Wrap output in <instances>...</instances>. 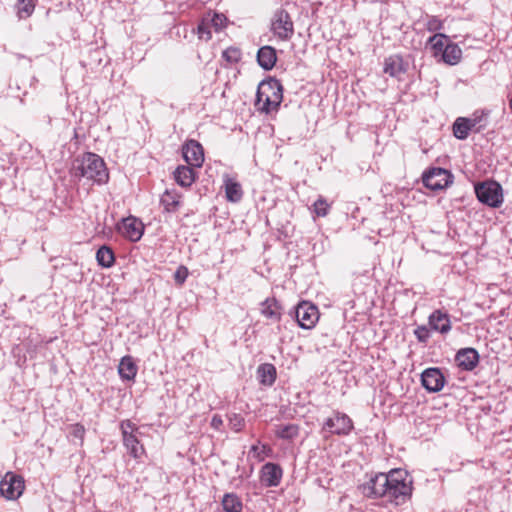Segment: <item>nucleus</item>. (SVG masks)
I'll list each match as a JSON object with an SVG mask.
<instances>
[{
	"mask_svg": "<svg viewBox=\"0 0 512 512\" xmlns=\"http://www.w3.org/2000/svg\"><path fill=\"white\" fill-rule=\"evenodd\" d=\"M71 175L78 180L86 178L97 185L109 181V172L104 160L93 152H85L74 159Z\"/></svg>",
	"mask_w": 512,
	"mask_h": 512,
	"instance_id": "nucleus-1",
	"label": "nucleus"
},
{
	"mask_svg": "<svg viewBox=\"0 0 512 512\" xmlns=\"http://www.w3.org/2000/svg\"><path fill=\"white\" fill-rule=\"evenodd\" d=\"M283 470L277 463L268 462L264 464L260 471V480L266 487H276L280 484Z\"/></svg>",
	"mask_w": 512,
	"mask_h": 512,
	"instance_id": "nucleus-14",
	"label": "nucleus"
},
{
	"mask_svg": "<svg viewBox=\"0 0 512 512\" xmlns=\"http://www.w3.org/2000/svg\"><path fill=\"white\" fill-rule=\"evenodd\" d=\"M25 488L24 479L12 472L6 473L0 481V494L8 500L18 499Z\"/></svg>",
	"mask_w": 512,
	"mask_h": 512,
	"instance_id": "nucleus-8",
	"label": "nucleus"
},
{
	"mask_svg": "<svg viewBox=\"0 0 512 512\" xmlns=\"http://www.w3.org/2000/svg\"><path fill=\"white\" fill-rule=\"evenodd\" d=\"M266 93H270V95H274V93L276 94V90H274V89H267Z\"/></svg>",
	"mask_w": 512,
	"mask_h": 512,
	"instance_id": "nucleus-46",
	"label": "nucleus"
},
{
	"mask_svg": "<svg viewBox=\"0 0 512 512\" xmlns=\"http://www.w3.org/2000/svg\"><path fill=\"white\" fill-rule=\"evenodd\" d=\"M16 14L20 20L29 18L35 10L34 0H16L14 5Z\"/></svg>",
	"mask_w": 512,
	"mask_h": 512,
	"instance_id": "nucleus-33",
	"label": "nucleus"
},
{
	"mask_svg": "<svg viewBox=\"0 0 512 512\" xmlns=\"http://www.w3.org/2000/svg\"><path fill=\"white\" fill-rule=\"evenodd\" d=\"M224 188L226 199L229 202L238 203L242 200L243 190L241 184L238 181L226 176L224 179Z\"/></svg>",
	"mask_w": 512,
	"mask_h": 512,
	"instance_id": "nucleus-21",
	"label": "nucleus"
},
{
	"mask_svg": "<svg viewBox=\"0 0 512 512\" xmlns=\"http://www.w3.org/2000/svg\"><path fill=\"white\" fill-rule=\"evenodd\" d=\"M96 260L103 268H110L115 262V255L113 250L107 246H101L96 252Z\"/></svg>",
	"mask_w": 512,
	"mask_h": 512,
	"instance_id": "nucleus-30",
	"label": "nucleus"
},
{
	"mask_svg": "<svg viewBox=\"0 0 512 512\" xmlns=\"http://www.w3.org/2000/svg\"><path fill=\"white\" fill-rule=\"evenodd\" d=\"M450 42L449 37L443 33H436L428 39L435 57H441Z\"/></svg>",
	"mask_w": 512,
	"mask_h": 512,
	"instance_id": "nucleus-27",
	"label": "nucleus"
},
{
	"mask_svg": "<svg viewBox=\"0 0 512 512\" xmlns=\"http://www.w3.org/2000/svg\"><path fill=\"white\" fill-rule=\"evenodd\" d=\"M123 443L133 458L139 459L144 454V447L132 432L124 431Z\"/></svg>",
	"mask_w": 512,
	"mask_h": 512,
	"instance_id": "nucleus-22",
	"label": "nucleus"
},
{
	"mask_svg": "<svg viewBox=\"0 0 512 512\" xmlns=\"http://www.w3.org/2000/svg\"><path fill=\"white\" fill-rule=\"evenodd\" d=\"M229 427L235 432H240L245 425L244 417L240 414L233 413L229 415Z\"/></svg>",
	"mask_w": 512,
	"mask_h": 512,
	"instance_id": "nucleus-36",
	"label": "nucleus"
},
{
	"mask_svg": "<svg viewBox=\"0 0 512 512\" xmlns=\"http://www.w3.org/2000/svg\"><path fill=\"white\" fill-rule=\"evenodd\" d=\"M474 190L477 199L482 204L491 208H498L503 203L502 186L494 180L477 183Z\"/></svg>",
	"mask_w": 512,
	"mask_h": 512,
	"instance_id": "nucleus-4",
	"label": "nucleus"
},
{
	"mask_svg": "<svg viewBox=\"0 0 512 512\" xmlns=\"http://www.w3.org/2000/svg\"><path fill=\"white\" fill-rule=\"evenodd\" d=\"M430 328L441 334H447L451 330L450 316L440 309L433 311L428 317Z\"/></svg>",
	"mask_w": 512,
	"mask_h": 512,
	"instance_id": "nucleus-16",
	"label": "nucleus"
},
{
	"mask_svg": "<svg viewBox=\"0 0 512 512\" xmlns=\"http://www.w3.org/2000/svg\"><path fill=\"white\" fill-rule=\"evenodd\" d=\"M209 22L215 28L216 31H220L222 28L226 26L227 17L222 13L214 12Z\"/></svg>",
	"mask_w": 512,
	"mask_h": 512,
	"instance_id": "nucleus-37",
	"label": "nucleus"
},
{
	"mask_svg": "<svg viewBox=\"0 0 512 512\" xmlns=\"http://www.w3.org/2000/svg\"><path fill=\"white\" fill-rule=\"evenodd\" d=\"M241 57H242L241 50L234 46L228 47L222 53V58L230 64L238 63L241 60Z\"/></svg>",
	"mask_w": 512,
	"mask_h": 512,
	"instance_id": "nucleus-34",
	"label": "nucleus"
},
{
	"mask_svg": "<svg viewBox=\"0 0 512 512\" xmlns=\"http://www.w3.org/2000/svg\"><path fill=\"white\" fill-rule=\"evenodd\" d=\"M257 379L263 386L271 387L277 378L276 367L271 363H263L257 367Z\"/></svg>",
	"mask_w": 512,
	"mask_h": 512,
	"instance_id": "nucleus-20",
	"label": "nucleus"
},
{
	"mask_svg": "<svg viewBox=\"0 0 512 512\" xmlns=\"http://www.w3.org/2000/svg\"><path fill=\"white\" fill-rule=\"evenodd\" d=\"M275 435L283 440H293L299 435V426L294 423L277 425Z\"/></svg>",
	"mask_w": 512,
	"mask_h": 512,
	"instance_id": "nucleus-32",
	"label": "nucleus"
},
{
	"mask_svg": "<svg viewBox=\"0 0 512 512\" xmlns=\"http://www.w3.org/2000/svg\"><path fill=\"white\" fill-rule=\"evenodd\" d=\"M70 434H71L73 437H75V438L83 439L84 434H85V428H84V426H83V425H81V424H74V425L71 427Z\"/></svg>",
	"mask_w": 512,
	"mask_h": 512,
	"instance_id": "nucleus-42",
	"label": "nucleus"
},
{
	"mask_svg": "<svg viewBox=\"0 0 512 512\" xmlns=\"http://www.w3.org/2000/svg\"><path fill=\"white\" fill-rule=\"evenodd\" d=\"M490 111L487 109L476 110L471 118H468L470 126L474 133L482 132L488 126V117Z\"/></svg>",
	"mask_w": 512,
	"mask_h": 512,
	"instance_id": "nucleus-24",
	"label": "nucleus"
},
{
	"mask_svg": "<svg viewBox=\"0 0 512 512\" xmlns=\"http://www.w3.org/2000/svg\"><path fill=\"white\" fill-rule=\"evenodd\" d=\"M389 484H387L386 498L388 501L401 505L405 503L412 494V478L403 469H392L387 473Z\"/></svg>",
	"mask_w": 512,
	"mask_h": 512,
	"instance_id": "nucleus-3",
	"label": "nucleus"
},
{
	"mask_svg": "<svg viewBox=\"0 0 512 512\" xmlns=\"http://www.w3.org/2000/svg\"><path fill=\"white\" fill-rule=\"evenodd\" d=\"M329 204L323 197H319L313 204V212L318 217H324L328 214L329 211Z\"/></svg>",
	"mask_w": 512,
	"mask_h": 512,
	"instance_id": "nucleus-35",
	"label": "nucleus"
},
{
	"mask_svg": "<svg viewBox=\"0 0 512 512\" xmlns=\"http://www.w3.org/2000/svg\"><path fill=\"white\" fill-rule=\"evenodd\" d=\"M445 382V376L440 368L430 367L421 373V384L429 393H436L442 390Z\"/></svg>",
	"mask_w": 512,
	"mask_h": 512,
	"instance_id": "nucleus-11",
	"label": "nucleus"
},
{
	"mask_svg": "<svg viewBox=\"0 0 512 512\" xmlns=\"http://www.w3.org/2000/svg\"><path fill=\"white\" fill-rule=\"evenodd\" d=\"M387 473H377L370 477L368 481L359 486L360 491L365 497L380 498L386 497V487L389 484Z\"/></svg>",
	"mask_w": 512,
	"mask_h": 512,
	"instance_id": "nucleus-7",
	"label": "nucleus"
},
{
	"mask_svg": "<svg viewBox=\"0 0 512 512\" xmlns=\"http://www.w3.org/2000/svg\"><path fill=\"white\" fill-rule=\"evenodd\" d=\"M120 429H121V432H122V436H124V431L125 432H132L134 434V432L137 431L138 428L130 420H125V421L121 422Z\"/></svg>",
	"mask_w": 512,
	"mask_h": 512,
	"instance_id": "nucleus-43",
	"label": "nucleus"
},
{
	"mask_svg": "<svg viewBox=\"0 0 512 512\" xmlns=\"http://www.w3.org/2000/svg\"><path fill=\"white\" fill-rule=\"evenodd\" d=\"M461 57V48L453 42L448 43L446 49H444V53L441 55V59L443 60V62H445L448 65L458 64L461 60Z\"/></svg>",
	"mask_w": 512,
	"mask_h": 512,
	"instance_id": "nucleus-28",
	"label": "nucleus"
},
{
	"mask_svg": "<svg viewBox=\"0 0 512 512\" xmlns=\"http://www.w3.org/2000/svg\"><path fill=\"white\" fill-rule=\"evenodd\" d=\"M353 429V422L351 418L340 412H335L334 416L326 419L322 426L323 433L335 434V435H348Z\"/></svg>",
	"mask_w": 512,
	"mask_h": 512,
	"instance_id": "nucleus-9",
	"label": "nucleus"
},
{
	"mask_svg": "<svg viewBox=\"0 0 512 512\" xmlns=\"http://www.w3.org/2000/svg\"><path fill=\"white\" fill-rule=\"evenodd\" d=\"M256 60L263 70L270 71L276 65L277 51L270 45L262 46L257 51Z\"/></svg>",
	"mask_w": 512,
	"mask_h": 512,
	"instance_id": "nucleus-17",
	"label": "nucleus"
},
{
	"mask_svg": "<svg viewBox=\"0 0 512 512\" xmlns=\"http://www.w3.org/2000/svg\"><path fill=\"white\" fill-rule=\"evenodd\" d=\"M258 449H259L258 445H253L250 448V453L257 454L258 453Z\"/></svg>",
	"mask_w": 512,
	"mask_h": 512,
	"instance_id": "nucleus-45",
	"label": "nucleus"
},
{
	"mask_svg": "<svg viewBox=\"0 0 512 512\" xmlns=\"http://www.w3.org/2000/svg\"><path fill=\"white\" fill-rule=\"evenodd\" d=\"M271 31L282 41H288L294 34V24L289 13L284 9H278L271 21Z\"/></svg>",
	"mask_w": 512,
	"mask_h": 512,
	"instance_id": "nucleus-6",
	"label": "nucleus"
},
{
	"mask_svg": "<svg viewBox=\"0 0 512 512\" xmlns=\"http://www.w3.org/2000/svg\"><path fill=\"white\" fill-rule=\"evenodd\" d=\"M188 275V268L181 265L177 268V270L174 273V280L177 284L182 285L186 281Z\"/></svg>",
	"mask_w": 512,
	"mask_h": 512,
	"instance_id": "nucleus-40",
	"label": "nucleus"
},
{
	"mask_svg": "<svg viewBox=\"0 0 512 512\" xmlns=\"http://www.w3.org/2000/svg\"><path fill=\"white\" fill-rule=\"evenodd\" d=\"M414 335L420 343L425 344L430 338V331L425 325H421L414 330Z\"/></svg>",
	"mask_w": 512,
	"mask_h": 512,
	"instance_id": "nucleus-39",
	"label": "nucleus"
},
{
	"mask_svg": "<svg viewBox=\"0 0 512 512\" xmlns=\"http://www.w3.org/2000/svg\"><path fill=\"white\" fill-rule=\"evenodd\" d=\"M471 131L472 128L467 117H458L453 123V134L459 140L467 139Z\"/></svg>",
	"mask_w": 512,
	"mask_h": 512,
	"instance_id": "nucleus-29",
	"label": "nucleus"
},
{
	"mask_svg": "<svg viewBox=\"0 0 512 512\" xmlns=\"http://www.w3.org/2000/svg\"><path fill=\"white\" fill-rule=\"evenodd\" d=\"M118 231L132 242H137L143 235V224L137 218L130 216L122 219L117 225Z\"/></svg>",
	"mask_w": 512,
	"mask_h": 512,
	"instance_id": "nucleus-13",
	"label": "nucleus"
},
{
	"mask_svg": "<svg viewBox=\"0 0 512 512\" xmlns=\"http://www.w3.org/2000/svg\"><path fill=\"white\" fill-rule=\"evenodd\" d=\"M198 37L202 40L209 41L212 37L210 25L207 19H204L197 27Z\"/></svg>",
	"mask_w": 512,
	"mask_h": 512,
	"instance_id": "nucleus-38",
	"label": "nucleus"
},
{
	"mask_svg": "<svg viewBox=\"0 0 512 512\" xmlns=\"http://www.w3.org/2000/svg\"><path fill=\"white\" fill-rule=\"evenodd\" d=\"M479 358L478 351L471 347L460 349L455 356L457 365L465 371H472L478 365Z\"/></svg>",
	"mask_w": 512,
	"mask_h": 512,
	"instance_id": "nucleus-15",
	"label": "nucleus"
},
{
	"mask_svg": "<svg viewBox=\"0 0 512 512\" xmlns=\"http://www.w3.org/2000/svg\"><path fill=\"white\" fill-rule=\"evenodd\" d=\"M407 68L408 63L399 54L391 55L384 61V72L391 77H400L406 73Z\"/></svg>",
	"mask_w": 512,
	"mask_h": 512,
	"instance_id": "nucleus-18",
	"label": "nucleus"
},
{
	"mask_svg": "<svg viewBox=\"0 0 512 512\" xmlns=\"http://www.w3.org/2000/svg\"><path fill=\"white\" fill-rule=\"evenodd\" d=\"M261 313L266 318L279 321L281 318V306L276 298H267L261 303Z\"/></svg>",
	"mask_w": 512,
	"mask_h": 512,
	"instance_id": "nucleus-25",
	"label": "nucleus"
},
{
	"mask_svg": "<svg viewBox=\"0 0 512 512\" xmlns=\"http://www.w3.org/2000/svg\"><path fill=\"white\" fill-rule=\"evenodd\" d=\"M221 503L225 512H242L243 510L242 501L235 493H226Z\"/></svg>",
	"mask_w": 512,
	"mask_h": 512,
	"instance_id": "nucleus-31",
	"label": "nucleus"
},
{
	"mask_svg": "<svg viewBox=\"0 0 512 512\" xmlns=\"http://www.w3.org/2000/svg\"><path fill=\"white\" fill-rule=\"evenodd\" d=\"M453 179V174L441 167H430L422 174L423 185L432 191L447 188L453 183Z\"/></svg>",
	"mask_w": 512,
	"mask_h": 512,
	"instance_id": "nucleus-5",
	"label": "nucleus"
},
{
	"mask_svg": "<svg viewBox=\"0 0 512 512\" xmlns=\"http://www.w3.org/2000/svg\"><path fill=\"white\" fill-rule=\"evenodd\" d=\"M426 28L430 32H436L443 28V23L440 19H438L436 16H431L427 20Z\"/></svg>",
	"mask_w": 512,
	"mask_h": 512,
	"instance_id": "nucleus-41",
	"label": "nucleus"
},
{
	"mask_svg": "<svg viewBox=\"0 0 512 512\" xmlns=\"http://www.w3.org/2000/svg\"><path fill=\"white\" fill-rule=\"evenodd\" d=\"M194 168V166L190 165L178 166L174 171L175 182L182 187H190L196 179V172Z\"/></svg>",
	"mask_w": 512,
	"mask_h": 512,
	"instance_id": "nucleus-19",
	"label": "nucleus"
},
{
	"mask_svg": "<svg viewBox=\"0 0 512 512\" xmlns=\"http://www.w3.org/2000/svg\"><path fill=\"white\" fill-rule=\"evenodd\" d=\"M182 155L186 163L190 166L201 167L204 161V152L202 145L196 140H188L182 148Z\"/></svg>",
	"mask_w": 512,
	"mask_h": 512,
	"instance_id": "nucleus-12",
	"label": "nucleus"
},
{
	"mask_svg": "<svg viewBox=\"0 0 512 512\" xmlns=\"http://www.w3.org/2000/svg\"><path fill=\"white\" fill-rule=\"evenodd\" d=\"M295 317L301 328L310 329L318 320V309L313 304L301 302L295 308Z\"/></svg>",
	"mask_w": 512,
	"mask_h": 512,
	"instance_id": "nucleus-10",
	"label": "nucleus"
},
{
	"mask_svg": "<svg viewBox=\"0 0 512 512\" xmlns=\"http://www.w3.org/2000/svg\"><path fill=\"white\" fill-rule=\"evenodd\" d=\"M223 425V420L221 418V416L219 415H214L212 417V420H211V426L214 428V429H217L219 430L221 428V426Z\"/></svg>",
	"mask_w": 512,
	"mask_h": 512,
	"instance_id": "nucleus-44",
	"label": "nucleus"
},
{
	"mask_svg": "<svg viewBox=\"0 0 512 512\" xmlns=\"http://www.w3.org/2000/svg\"><path fill=\"white\" fill-rule=\"evenodd\" d=\"M283 99V87L279 80L268 78L258 85L255 106L260 112L269 114L276 111Z\"/></svg>",
	"mask_w": 512,
	"mask_h": 512,
	"instance_id": "nucleus-2",
	"label": "nucleus"
},
{
	"mask_svg": "<svg viewBox=\"0 0 512 512\" xmlns=\"http://www.w3.org/2000/svg\"><path fill=\"white\" fill-rule=\"evenodd\" d=\"M180 196L175 191L166 190L160 198V203L167 213H175L180 207Z\"/></svg>",
	"mask_w": 512,
	"mask_h": 512,
	"instance_id": "nucleus-26",
	"label": "nucleus"
},
{
	"mask_svg": "<svg viewBox=\"0 0 512 512\" xmlns=\"http://www.w3.org/2000/svg\"><path fill=\"white\" fill-rule=\"evenodd\" d=\"M137 366L131 356H124L118 366V373L123 380H133L137 374Z\"/></svg>",
	"mask_w": 512,
	"mask_h": 512,
	"instance_id": "nucleus-23",
	"label": "nucleus"
}]
</instances>
